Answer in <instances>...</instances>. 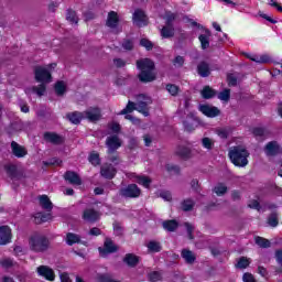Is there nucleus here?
Listing matches in <instances>:
<instances>
[{
	"mask_svg": "<svg viewBox=\"0 0 282 282\" xmlns=\"http://www.w3.org/2000/svg\"><path fill=\"white\" fill-rule=\"evenodd\" d=\"M137 67L140 69L138 78L140 83H153L155 80V62L151 58L138 59Z\"/></svg>",
	"mask_w": 282,
	"mask_h": 282,
	"instance_id": "obj_1",
	"label": "nucleus"
},
{
	"mask_svg": "<svg viewBox=\"0 0 282 282\" xmlns=\"http://www.w3.org/2000/svg\"><path fill=\"white\" fill-rule=\"evenodd\" d=\"M229 160L234 166L243 169L248 166V158H250V152L241 145H236L228 153Z\"/></svg>",
	"mask_w": 282,
	"mask_h": 282,
	"instance_id": "obj_2",
	"label": "nucleus"
},
{
	"mask_svg": "<svg viewBox=\"0 0 282 282\" xmlns=\"http://www.w3.org/2000/svg\"><path fill=\"white\" fill-rule=\"evenodd\" d=\"M29 248L35 253L47 252L50 250V238L43 235H33L29 238Z\"/></svg>",
	"mask_w": 282,
	"mask_h": 282,
	"instance_id": "obj_3",
	"label": "nucleus"
},
{
	"mask_svg": "<svg viewBox=\"0 0 282 282\" xmlns=\"http://www.w3.org/2000/svg\"><path fill=\"white\" fill-rule=\"evenodd\" d=\"M119 195L124 199H138V197L142 195V189L138 187V184L132 183L128 184L126 187H121L119 189Z\"/></svg>",
	"mask_w": 282,
	"mask_h": 282,
	"instance_id": "obj_4",
	"label": "nucleus"
},
{
	"mask_svg": "<svg viewBox=\"0 0 282 282\" xmlns=\"http://www.w3.org/2000/svg\"><path fill=\"white\" fill-rule=\"evenodd\" d=\"M132 23L135 28H147L149 25V15L142 9H135L132 14Z\"/></svg>",
	"mask_w": 282,
	"mask_h": 282,
	"instance_id": "obj_5",
	"label": "nucleus"
},
{
	"mask_svg": "<svg viewBox=\"0 0 282 282\" xmlns=\"http://www.w3.org/2000/svg\"><path fill=\"white\" fill-rule=\"evenodd\" d=\"M34 74L36 83H52V73L46 68L39 66L35 68Z\"/></svg>",
	"mask_w": 282,
	"mask_h": 282,
	"instance_id": "obj_6",
	"label": "nucleus"
},
{
	"mask_svg": "<svg viewBox=\"0 0 282 282\" xmlns=\"http://www.w3.org/2000/svg\"><path fill=\"white\" fill-rule=\"evenodd\" d=\"M106 147H108V155H113L117 149H120V147H122V141H120V138L116 134L110 135L106 139Z\"/></svg>",
	"mask_w": 282,
	"mask_h": 282,
	"instance_id": "obj_7",
	"label": "nucleus"
},
{
	"mask_svg": "<svg viewBox=\"0 0 282 282\" xmlns=\"http://www.w3.org/2000/svg\"><path fill=\"white\" fill-rule=\"evenodd\" d=\"M43 139L45 140V142H50V144H54L55 147L65 144V137L56 132H44Z\"/></svg>",
	"mask_w": 282,
	"mask_h": 282,
	"instance_id": "obj_8",
	"label": "nucleus"
},
{
	"mask_svg": "<svg viewBox=\"0 0 282 282\" xmlns=\"http://www.w3.org/2000/svg\"><path fill=\"white\" fill-rule=\"evenodd\" d=\"M100 175L105 180H113L118 175V170L111 163H107L100 167Z\"/></svg>",
	"mask_w": 282,
	"mask_h": 282,
	"instance_id": "obj_9",
	"label": "nucleus"
},
{
	"mask_svg": "<svg viewBox=\"0 0 282 282\" xmlns=\"http://www.w3.org/2000/svg\"><path fill=\"white\" fill-rule=\"evenodd\" d=\"M98 250L101 256L113 254L118 250V246L113 243V240H111V238H106L104 241V248L99 247Z\"/></svg>",
	"mask_w": 282,
	"mask_h": 282,
	"instance_id": "obj_10",
	"label": "nucleus"
},
{
	"mask_svg": "<svg viewBox=\"0 0 282 282\" xmlns=\"http://www.w3.org/2000/svg\"><path fill=\"white\" fill-rule=\"evenodd\" d=\"M64 180L65 182H68V184H72L73 186L83 185V178H80V175L75 171H66L64 173Z\"/></svg>",
	"mask_w": 282,
	"mask_h": 282,
	"instance_id": "obj_11",
	"label": "nucleus"
},
{
	"mask_svg": "<svg viewBox=\"0 0 282 282\" xmlns=\"http://www.w3.org/2000/svg\"><path fill=\"white\" fill-rule=\"evenodd\" d=\"M36 272L40 276H43L46 281H54L56 279V274L54 270L47 265H40L36 269Z\"/></svg>",
	"mask_w": 282,
	"mask_h": 282,
	"instance_id": "obj_12",
	"label": "nucleus"
},
{
	"mask_svg": "<svg viewBox=\"0 0 282 282\" xmlns=\"http://www.w3.org/2000/svg\"><path fill=\"white\" fill-rule=\"evenodd\" d=\"M264 152L269 158H274L281 153V145L276 141L268 142L264 147Z\"/></svg>",
	"mask_w": 282,
	"mask_h": 282,
	"instance_id": "obj_13",
	"label": "nucleus"
},
{
	"mask_svg": "<svg viewBox=\"0 0 282 282\" xmlns=\"http://www.w3.org/2000/svg\"><path fill=\"white\" fill-rule=\"evenodd\" d=\"M199 111L207 118H217V116H220L221 110L215 106H208V105H202L199 107Z\"/></svg>",
	"mask_w": 282,
	"mask_h": 282,
	"instance_id": "obj_14",
	"label": "nucleus"
},
{
	"mask_svg": "<svg viewBox=\"0 0 282 282\" xmlns=\"http://www.w3.org/2000/svg\"><path fill=\"white\" fill-rule=\"evenodd\" d=\"M82 219H84V221H88L89 224H96V221L100 219V215L98 212H96V209L87 208L83 212Z\"/></svg>",
	"mask_w": 282,
	"mask_h": 282,
	"instance_id": "obj_15",
	"label": "nucleus"
},
{
	"mask_svg": "<svg viewBox=\"0 0 282 282\" xmlns=\"http://www.w3.org/2000/svg\"><path fill=\"white\" fill-rule=\"evenodd\" d=\"M12 241V229L9 226L0 227V246H7Z\"/></svg>",
	"mask_w": 282,
	"mask_h": 282,
	"instance_id": "obj_16",
	"label": "nucleus"
},
{
	"mask_svg": "<svg viewBox=\"0 0 282 282\" xmlns=\"http://www.w3.org/2000/svg\"><path fill=\"white\" fill-rule=\"evenodd\" d=\"M11 151L14 158H18V159L25 158V155H28V149L19 144L17 141L11 142Z\"/></svg>",
	"mask_w": 282,
	"mask_h": 282,
	"instance_id": "obj_17",
	"label": "nucleus"
},
{
	"mask_svg": "<svg viewBox=\"0 0 282 282\" xmlns=\"http://www.w3.org/2000/svg\"><path fill=\"white\" fill-rule=\"evenodd\" d=\"M120 24V17L118 15V12L110 11L108 12V18L106 21L107 28H110L111 30H116L118 25Z\"/></svg>",
	"mask_w": 282,
	"mask_h": 282,
	"instance_id": "obj_18",
	"label": "nucleus"
},
{
	"mask_svg": "<svg viewBox=\"0 0 282 282\" xmlns=\"http://www.w3.org/2000/svg\"><path fill=\"white\" fill-rule=\"evenodd\" d=\"M181 257L188 265H193V263L197 261V256H195V253L189 249H182Z\"/></svg>",
	"mask_w": 282,
	"mask_h": 282,
	"instance_id": "obj_19",
	"label": "nucleus"
},
{
	"mask_svg": "<svg viewBox=\"0 0 282 282\" xmlns=\"http://www.w3.org/2000/svg\"><path fill=\"white\" fill-rule=\"evenodd\" d=\"M197 74L200 78H208L210 76V65L204 61L198 63Z\"/></svg>",
	"mask_w": 282,
	"mask_h": 282,
	"instance_id": "obj_20",
	"label": "nucleus"
},
{
	"mask_svg": "<svg viewBox=\"0 0 282 282\" xmlns=\"http://www.w3.org/2000/svg\"><path fill=\"white\" fill-rule=\"evenodd\" d=\"M191 148L186 145H178L175 151V155L181 158V160H191Z\"/></svg>",
	"mask_w": 282,
	"mask_h": 282,
	"instance_id": "obj_21",
	"label": "nucleus"
},
{
	"mask_svg": "<svg viewBox=\"0 0 282 282\" xmlns=\"http://www.w3.org/2000/svg\"><path fill=\"white\" fill-rule=\"evenodd\" d=\"M202 50H208L210 47V30H205V34L198 36Z\"/></svg>",
	"mask_w": 282,
	"mask_h": 282,
	"instance_id": "obj_22",
	"label": "nucleus"
},
{
	"mask_svg": "<svg viewBox=\"0 0 282 282\" xmlns=\"http://www.w3.org/2000/svg\"><path fill=\"white\" fill-rule=\"evenodd\" d=\"M66 118L67 120H69V122H72V124H80L85 116H84V112L74 111V112H68L66 115Z\"/></svg>",
	"mask_w": 282,
	"mask_h": 282,
	"instance_id": "obj_23",
	"label": "nucleus"
},
{
	"mask_svg": "<svg viewBox=\"0 0 282 282\" xmlns=\"http://www.w3.org/2000/svg\"><path fill=\"white\" fill-rule=\"evenodd\" d=\"M123 263H127L129 268H135L138 263H140V257L133 254V253H127L123 257Z\"/></svg>",
	"mask_w": 282,
	"mask_h": 282,
	"instance_id": "obj_24",
	"label": "nucleus"
},
{
	"mask_svg": "<svg viewBox=\"0 0 282 282\" xmlns=\"http://www.w3.org/2000/svg\"><path fill=\"white\" fill-rule=\"evenodd\" d=\"M162 227L167 232H175V230H177V228H180V223L175 219H169V220L163 221Z\"/></svg>",
	"mask_w": 282,
	"mask_h": 282,
	"instance_id": "obj_25",
	"label": "nucleus"
},
{
	"mask_svg": "<svg viewBox=\"0 0 282 282\" xmlns=\"http://www.w3.org/2000/svg\"><path fill=\"white\" fill-rule=\"evenodd\" d=\"M84 118H87L89 122H98V120H100V110H87L84 112Z\"/></svg>",
	"mask_w": 282,
	"mask_h": 282,
	"instance_id": "obj_26",
	"label": "nucleus"
},
{
	"mask_svg": "<svg viewBox=\"0 0 282 282\" xmlns=\"http://www.w3.org/2000/svg\"><path fill=\"white\" fill-rule=\"evenodd\" d=\"M39 199L40 206L43 208V210H52V208H54V204H52V200L47 195H41Z\"/></svg>",
	"mask_w": 282,
	"mask_h": 282,
	"instance_id": "obj_27",
	"label": "nucleus"
},
{
	"mask_svg": "<svg viewBox=\"0 0 282 282\" xmlns=\"http://www.w3.org/2000/svg\"><path fill=\"white\" fill-rule=\"evenodd\" d=\"M195 208V200L193 198L183 199L181 203V209L183 213H191Z\"/></svg>",
	"mask_w": 282,
	"mask_h": 282,
	"instance_id": "obj_28",
	"label": "nucleus"
},
{
	"mask_svg": "<svg viewBox=\"0 0 282 282\" xmlns=\"http://www.w3.org/2000/svg\"><path fill=\"white\" fill-rule=\"evenodd\" d=\"M55 94L56 96H65L67 91V85H65V82L58 80L54 85Z\"/></svg>",
	"mask_w": 282,
	"mask_h": 282,
	"instance_id": "obj_29",
	"label": "nucleus"
},
{
	"mask_svg": "<svg viewBox=\"0 0 282 282\" xmlns=\"http://www.w3.org/2000/svg\"><path fill=\"white\" fill-rule=\"evenodd\" d=\"M137 184L143 186V188H151V183L153 182L151 177L144 175H138L135 177Z\"/></svg>",
	"mask_w": 282,
	"mask_h": 282,
	"instance_id": "obj_30",
	"label": "nucleus"
},
{
	"mask_svg": "<svg viewBox=\"0 0 282 282\" xmlns=\"http://www.w3.org/2000/svg\"><path fill=\"white\" fill-rule=\"evenodd\" d=\"M202 96L205 100H210V98H215V96H217V91L210 88V86H205L202 90Z\"/></svg>",
	"mask_w": 282,
	"mask_h": 282,
	"instance_id": "obj_31",
	"label": "nucleus"
},
{
	"mask_svg": "<svg viewBox=\"0 0 282 282\" xmlns=\"http://www.w3.org/2000/svg\"><path fill=\"white\" fill-rule=\"evenodd\" d=\"M67 246H74L75 243H80V236L74 232L66 234Z\"/></svg>",
	"mask_w": 282,
	"mask_h": 282,
	"instance_id": "obj_32",
	"label": "nucleus"
},
{
	"mask_svg": "<svg viewBox=\"0 0 282 282\" xmlns=\"http://www.w3.org/2000/svg\"><path fill=\"white\" fill-rule=\"evenodd\" d=\"M4 171L7 172L9 177H11V180L17 178L19 175V170L17 169V165H14V164L6 165Z\"/></svg>",
	"mask_w": 282,
	"mask_h": 282,
	"instance_id": "obj_33",
	"label": "nucleus"
},
{
	"mask_svg": "<svg viewBox=\"0 0 282 282\" xmlns=\"http://www.w3.org/2000/svg\"><path fill=\"white\" fill-rule=\"evenodd\" d=\"M200 142L203 149H206L207 151H213V149H215V140L208 137L203 138Z\"/></svg>",
	"mask_w": 282,
	"mask_h": 282,
	"instance_id": "obj_34",
	"label": "nucleus"
},
{
	"mask_svg": "<svg viewBox=\"0 0 282 282\" xmlns=\"http://www.w3.org/2000/svg\"><path fill=\"white\" fill-rule=\"evenodd\" d=\"M214 193H216L218 197H221L228 193V186H226L224 183H218L214 187Z\"/></svg>",
	"mask_w": 282,
	"mask_h": 282,
	"instance_id": "obj_35",
	"label": "nucleus"
},
{
	"mask_svg": "<svg viewBox=\"0 0 282 282\" xmlns=\"http://www.w3.org/2000/svg\"><path fill=\"white\" fill-rule=\"evenodd\" d=\"M256 245L259 246V248H270L272 246V242H270L267 238L257 236L254 238Z\"/></svg>",
	"mask_w": 282,
	"mask_h": 282,
	"instance_id": "obj_36",
	"label": "nucleus"
},
{
	"mask_svg": "<svg viewBox=\"0 0 282 282\" xmlns=\"http://www.w3.org/2000/svg\"><path fill=\"white\" fill-rule=\"evenodd\" d=\"M137 111L135 102L129 100L126 108L120 111V116H127V113H133Z\"/></svg>",
	"mask_w": 282,
	"mask_h": 282,
	"instance_id": "obj_37",
	"label": "nucleus"
},
{
	"mask_svg": "<svg viewBox=\"0 0 282 282\" xmlns=\"http://www.w3.org/2000/svg\"><path fill=\"white\" fill-rule=\"evenodd\" d=\"M148 250L150 252H162V243L155 241V240H151L148 243Z\"/></svg>",
	"mask_w": 282,
	"mask_h": 282,
	"instance_id": "obj_38",
	"label": "nucleus"
},
{
	"mask_svg": "<svg viewBox=\"0 0 282 282\" xmlns=\"http://www.w3.org/2000/svg\"><path fill=\"white\" fill-rule=\"evenodd\" d=\"M162 39H173L175 36V29L163 26L161 29Z\"/></svg>",
	"mask_w": 282,
	"mask_h": 282,
	"instance_id": "obj_39",
	"label": "nucleus"
},
{
	"mask_svg": "<svg viewBox=\"0 0 282 282\" xmlns=\"http://www.w3.org/2000/svg\"><path fill=\"white\" fill-rule=\"evenodd\" d=\"M66 20L75 25H78V17L76 15V11L68 9L66 13Z\"/></svg>",
	"mask_w": 282,
	"mask_h": 282,
	"instance_id": "obj_40",
	"label": "nucleus"
},
{
	"mask_svg": "<svg viewBox=\"0 0 282 282\" xmlns=\"http://www.w3.org/2000/svg\"><path fill=\"white\" fill-rule=\"evenodd\" d=\"M137 111H139V113H142L143 116H149V104H147L145 101H139L137 104Z\"/></svg>",
	"mask_w": 282,
	"mask_h": 282,
	"instance_id": "obj_41",
	"label": "nucleus"
},
{
	"mask_svg": "<svg viewBox=\"0 0 282 282\" xmlns=\"http://www.w3.org/2000/svg\"><path fill=\"white\" fill-rule=\"evenodd\" d=\"M32 91L39 96H45V91H47V85L41 83L39 86H33Z\"/></svg>",
	"mask_w": 282,
	"mask_h": 282,
	"instance_id": "obj_42",
	"label": "nucleus"
},
{
	"mask_svg": "<svg viewBox=\"0 0 282 282\" xmlns=\"http://www.w3.org/2000/svg\"><path fill=\"white\" fill-rule=\"evenodd\" d=\"M139 45L144 47L147 52H151V50H153V42L147 37H142L139 42Z\"/></svg>",
	"mask_w": 282,
	"mask_h": 282,
	"instance_id": "obj_43",
	"label": "nucleus"
},
{
	"mask_svg": "<svg viewBox=\"0 0 282 282\" xmlns=\"http://www.w3.org/2000/svg\"><path fill=\"white\" fill-rule=\"evenodd\" d=\"M248 265H250V260H248V258L246 257H240V259L238 260L236 268H239V270H246V268H248Z\"/></svg>",
	"mask_w": 282,
	"mask_h": 282,
	"instance_id": "obj_44",
	"label": "nucleus"
},
{
	"mask_svg": "<svg viewBox=\"0 0 282 282\" xmlns=\"http://www.w3.org/2000/svg\"><path fill=\"white\" fill-rule=\"evenodd\" d=\"M148 279L150 282H159L162 281V273L159 271H152L148 274Z\"/></svg>",
	"mask_w": 282,
	"mask_h": 282,
	"instance_id": "obj_45",
	"label": "nucleus"
},
{
	"mask_svg": "<svg viewBox=\"0 0 282 282\" xmlns=\"http://www.w3.org/2000/svg\"><path fill=\"white\" fill-rule=\"evenodd\" d=\"M165 89L171 96H177V94H180V87L175 84H167Z\"/></svg>",
	"mask_w": 282,
	"mask_h": 282,
	"instance_id": "obj_46",
	"label": "nucleus"
},
{
	"mask_svg": "<svg viewBox=\"0 0 282 282\" xmlns=\"http://www.w3.org/2000/svg\"><path fill=\"white\" fill-rule=\"evenodd\" d=\"M251 132L253 133L254 138H265L268 130H265V128L256 127L251 130Z\"/></svg>",
	"mask_w": 282,
	"mask_h": 282,
	"instance_id": "obj_47",
	"label": "nucleus"
},
{
	"mask_svg": "<svg viewBox=\"0 0 282 282\" xmlns=\"http://www.w3.org/2000/svg\"><path fill=\"white\" fill-rule=\"evenodd\" d=\"M218 99L223 100L224 102H228L230 100V89L225 88L223 91L218 94Z\"/></svg>",
	"mask_w": 282,
	"mask_h": 282,
	"instance_id": "obj_48",
	"label": "nucleus"
},
{
	"mask_svg": "<svg viewBox=\"0 0 282 282\" xmlns=\"http://www.w3.org/2000/svg\"><path fill=\"white\" fill-rule=\"evenodd\" d=\"M268 224L271 226V228H276L279 226V216L273 213L268 217Z\"/></svg>",
	"mask_w": 282,
	"mask_h": 282,
	"instance_id": "obj_49",
	"label": "nucleus"
},
{
	"mask_svg": "<svg viewBox=\"0 0 282 282\" xmlns=\"http://www.w3.org/2000/svg\"><path fill=\"white\" fill-rule=\"evenodd\" d=\"M88 160L93 166H100V154L98 153H90Z\"/></svg>",
	"mask_w": 282,
	"mask_h": 282,
	"instance_id": "obj_50",
	"label": "nucleus"
},
{
	"mask_svg": "<svg viewBox=\"0 0 282 282\" xmlns=\"http://www.w3.org/2000/svg\"><path fill=\"white\" fill-rule=\"evenodd\" d=\"M237 76H235V74L232 73H227V85L228 87H237Z\"/></svg>",
	"mask_w": 282,
	"mask_h": 282,
	"instance_id": "obj_51",
	"label": "nucleus"
},
{
	"mask_svg": "<svg viewBox=\"0 0 282 282\" xmlns=\"http://www.w3.org/2000/svg\"><path fill=\"white\" fill-rule=\"evenodd\" d=\"M121 47H123L127 52L133 51V40L123 39Z\"/></svg>",
	"mask_w": 282,
	"mask_h": 282,
	"instance_id": "obj_52",
	"label": "nucleus"
},
{
	"mask_svg": "<svg viewBox=\"0 0 282 282\" xmlns=\"http://www.w3.org/2000/svg\"><path fill=\"white\" fill-rule=\"evenodd\" d=\"M166 171H167L169 173H175V175H180L182 169L180 167V165L167 164V165H166Z\"/></svg>",
	"mask_w": 282,
	"mask_h": 282,
	"instance_id": "obj_53",
	"label": "nucleus"
},
{
	"mask_svg": "<svg viewBox=\"0 0 282 282\" xmlns=\"http://www.w3.org/2000/svg\"><path fill=\"white\" fill-rule=\"evenodd\" d=\"M184 226L187 230L188 239H191V240L195 239V236L193 235L195 227H193V225H191V223H185Z\"/></svg>",
	"mask_w": 282,
	"mask_h": 282,
	"instance_id": "obj_54",
	"label": "nucleus"
},
{
	"mask_svg": "<svg viewBox=\"0 0 282 282\" xmlns=\"http://www.w3.org/2000/svg\"><path fill=\"white\" fill-rule=\"evenodd\" d=\"M184 63H185V59H184V56L182 55H178L173 59L174 67H184Z\"/></svg>",
	"mask_w": 282,
	"mask_h": 282,
	"instance_id": "obj_55",
	"label": "nucleus"
},
{
	"mask_svg": "<svg viewBox=\"0 0 282 282\" xmlns=\"http://www.w3.org/2000/svg\"><path fill=\"white\" fill-rule=\"evenodd\" d=\"M183 127L185 131H187V133H193V131H195V123H192L189 121H183Z\"/></svg>",
	"mask_w": 282,
	"mask_h": 282,
	"instance_id": "obj_56",
	"label": "nucleus"
},
{
	"mask_svg": "<svg viewBox=\"0 0 282 282\" xmlns=\"http://www.w3.org/2000/svg\"><path fill=\"white\" fill-rule=\"evenodd\" d=\"M242 281L243 282H257V279H254V275H252V273L246 272L242 275Z\"/></svg>",
	"mask_w": 282,
	"mask_h": 282,
	"instance_id": "obj_57",
	"label": "nucleus"
},
{
	"mask_svg": "<svg viewBox=\"0 0 282 282\" xmlns=\"http://www.w3.org/2000/svg\"><path fill=\"white\" fill-rule=\"evenodd\" d=\"M108 160H109V162L115 164V166H118V164H120V162H122V160H120V155H118V154L108 156Z\"/></svg>",
	"mask_w": 282,
	"mask_h": 282,
	"instance_id": "obj_58",
	"label": "nucleus"
},
{
	"mask_svg": "<svg viewBox=\"0 0 282 282\" xmlns=\"http://www.w3.org/2000/svg\"><path fill=\"white\" fill-rule=\"evenodd\" d=\"M248 208H252L253 210H261V203H259V200L253 199L251 200V203L248 205Z\"/></svg>",
	"mask_w": 282,
	"mask_h": 282,
	"instance_id": "obj_59",
	"label": "nucleus"
},
{
	"mask_svg": "<svg viewBox=\"0 0 282 282\" xmlns=\"http://www.w3.org/2000/svg\"><path fill=\"white\" fill-rule=\"evenodd\" d=\"M160 197H162V199H164L165 202H171L173 199V195L169 191L161 192Z\"/></svg>",
	"mask_w": 282,
	"mask_h": 282,
	"instance_id": "obj_60",
	"label": "nucleus"
},
{
	"mask_svg": "<svg viewBox=\"0 0 282 282\" xmlns=\"http://www.w3.org/2000/svg\"><path fill=\"white\" fill-rule=\"evenodd\" d=\"M99 281L100 282H120V280H112L111 275H109V274L99 275Z\"/></svg>",
	"mask_w": 282,
	"mask_h": 282,
	"instance_id": "obj_61",
	"label": "nucleus"
},
{
	"mask_svg": "<svg viewBox=\"0 0 282 282\" xmlns=\"http://www.w3.org/2000/svg\"><path fill=\"white\" fill-rule=\"evenodd\" d=\"M270 2L268 3L271 8H275L278 12H281L282 14V6L276 0H269Z\"/></svg>",
	"mask_w": 282,
	"mask_h": 282,
	"instance_id": "obj_62",
	"label": "nucleus"
},
{
	"mask_svg": "<svg viewBox=\"0 0 282 282\" xmlns=\"http://www.w3.org/2000/svg\"><path fill=\"white\" fill-rule=\"evenodd\" d=\"M113 64L118 69H121V67H126L127 62L122 58H113Z\"/></svg>",
	"mask_w": 282,
	"mask_h": 282,
	"instance_id": "obj_63",
	"label": "nucleus"
},
{
	"mask_svg": "<svg viewBox=\"0 0 282 282\" xmlns=\"http://www.w3.org/2000/svg\"><path fill=\"white\" fill-rule=\"evenodd\" d=\"M62 282H72V278H69V273L63 272L59 275Z\"/></svg>",
	"mask_w": 282,
	"mask_h": 282,
	"instance_id": "obj_64",
	"label": "nucleus"
}]
</instances>
